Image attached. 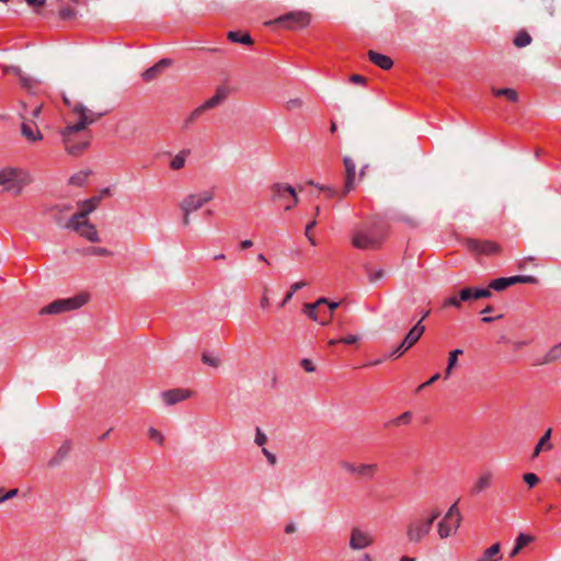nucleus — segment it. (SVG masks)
I'll return each instance as SVG.
<instances>
[{
  "instance_id": "obj_15",
  "label": "nucleus",
  "mask_w": 561,
  "mask_h": 561,
  "mask_svg": "<svg viewBox=\"0 0 561 561\" xmlns=\"http://www.w3.org/2000/svg\"><path fill=\"white\" fill-rule=\"evenodd\" d=\"M343 163L345 167V174H346L344 193H343V195L345 196L347 193H350L354 188L356 164L351 157H344Z\"/></svg>"
},
{
  "instance_id": "obj_38",
  "label": "nucleus",
  "mask_w": 561,
  "mask_h": 561,
  "mask_svg": "<svg viewBox=\"0 0 561 561\" xmlns=\"http://www.w3.org/2000/svg\"><path fill=\"white\" fill-rule=\"evenodd\" d=\"M412 414L411 412H404L400 414L398 417L391 420L388 425L398 426L401 424H409L411 422Z\"/></svg>"
},
{
  "instance_id": "obj_41",
  "label": "nucleus",
  "mask_w": 561,
  "mask_h": 561,
  "mask_svg": "<svg viewBox=\"0 0 561 561\" xmlns=\"http://www.w3.org/2000/svg\"><path fill=\"white\" fill-rule=\"evenodd\" d=\"M148 436L150 439L157 442L159 445H163L164 443V436L154 427H150L148 430Z\"/></svg>"
},
{
  "instance_id": "obj_34",
  "label": "nucleus",
  "mask_w": 561,
  "mask_h": 561,
  "mask_svg": "<svg viewBox=\"0 0 561 561\" xmlns=\"http://www.w3.org/2000/svg\"><path fill=\"white\" fill-rule=\"evenodd\" d=\"M228 38L234 43H241L244 45L253 44L251 36L248 33L241 34L240 32H229Z\"/></svg>"
},
{
  "instance_id": "obj_54",
  "label": "nucleus",
  "mask_w": 561,
  "mask_h": 561,
  "mask_svg": "<svg viewBox=\"0 0 561 561\" xmlns=\"http://www.w3.org/2000/svg\"><path fill=\"white\" fill-rule=\"evenodd\" d=\"M329 306V309H330V316L329 318L325 320V321H322L321 324L325 325L329 323L331 317H332V312L340 306V302H329L327 304Z\"/></svg>"
},
{
  "instance_id": "obj_18",
  "label": "nucleus",
  "mask_w": 561,
  "mask_h": 561,
  "mask_svg": "<svg viewBox=\"0 0 561 561\" xmlns=\"http://www.w3.org/2000/svg\"><path fill=\"white\" fill-rule=\"evenodd\" d=\"M170 65H171V60L163 58L160 61H158L154 66L147 69L142 73V77L146 81H152V80L157 79L159 77V75L163 71V69H165Z\"/></svg>"
},
{
  "instance_id": "obj_56",
  "label": "nucleus",
  "mask_w": 561,
  "mask_h": 561,
  "mask_svg": "<svg viewBox=\"0 0 561 561\" xmlns=\"http://www.w3.org/2000/svg\"><path fill=\"white\" fill-rule=\"evenodd\" d=\"M383 277V271L379 270L369 274L370 282H377Z\"/></svg>"
},
{
  "instance_id": "obj_14",
  "label": "nucleus",
  "mask_w": 561,
  "mask_h": 561,
  "mask_svg": "<svg viewBox=\"0 0 561 561\" xmlns=\"http://www.w3.org/2000/svg\"><path fill=\"white\" fill-rule=\"evenodd\" d=\"M21 118L23 119L22 126H21V133L22 135L28 140V141H38L43 138V135L41 134L39 129L37 128L35 122H32L28 117H25L23 114H21Z\"/></svg>"
},
{
  "instance_id": "obj_4",
  "label": "nucleus",
  "mask_w": 561,
  "mask_h": 561,
  "mask_svg": "<svg viewBox=\"0 0 561 561\" xmlns=\"http://www.w3.org/2000/svg\"><path fill=\"white\" fill-rule=\"evenodd\" d=\"M88 300L89 295L84 293L66 299H57L42 308L39 314H60L67 311L77 310L84 306Z\"/></svg>"
},
{
  "instance_id": "obj_7",
  "label": "nucleus",
  "mask_w": 561,
  "mask_h": 561,
  "mask_svg": "<svg viewBox=\"0 0 561 561\" xmlns=\"http://www.w3.org/2000/svg\"><path fill=\"white\" fill-rule=\"evenodd\" d=\"M463 243L473 254L494 255L501 251L500 244L489 240L468 238L463 240Z\"/></svg>"
},
{
  "instance_id": "obj_42",
  "label": "nucleus",
  "mask_w": 561,
  "mask_h": 561,
  "mask_svg": "<svg viewBox=\"0 0 561 561\" xmlns=\"http://www.w3.org/2000/svg\"><path fill=\"white\" fill-rule=\"evenodd\" d=\"M538 280L531 275L513 276V283L515 284H536Z\"/></svg>"
},
{
  "instance_id": "obj_51",
  "label": "nucleus",
  "mask_w": 561,
  "mask_h": 561,
  "mask_svg": "<svg viewBox=\"0 0 561 561\" xmlns=\"http://www.w3.org/2000/svg\"><path fill=\"white\" fill-rule=\"evenodd\" d=\"M89 253L93 255H110L111 252L105 248H91L89 249Z\"/></svg>"
},
{
  "instance_id": "obj_33",
  "label": "nucleus",
  "mask_w": 561,
  "mask_h": 561,
  "mask_svg": "<svg viewBox=\"0 0 561 561\" xmlns=\"http://www.w3.org/2000/svg\"><path fill=\"white\" fill-rule=\"evenodd\" d=\"M512 285H514L513 276L512 277H502V278H496V279L492 280L489 285V288H492L496 291H502Z\"/></svg>"
},
{
  "instance_id": "obj_36",
  "label": "nucleus",
  "mask_w": 561,
  "mask_h": 561,
  "mask_svg": "<svg viewBox=\"0 0 561 561\" xmlns=\"http://www.w3.org/2000/svg\"><path fill=\"white\" fill-rule=\"evenodd\" d=\"M90 175V171H80L76 174H73L69 179V183L75 186H83Z\"/></svg>"
},
{
  "instance_id": "obj_40",
  "label": "nucleus",
  "mask_w": 561,
  "mask_h": 561,
  "mask_svg": "<svg viewBox=\"0 0 561 561\" xmlns=\"http://www.w3.org/2000/svg\"><path fill=\"white\" fill-rule=\"evenodd\" d=\"M456 366V350L449 352L448 365L444 374V379H448Z\"/></svg>"
},
{
  "instance_id": "obj_28",
  "label": "nucleus",
  "mask_w": 561,
  "mask_h": 561,
  "mask_svg": "<svg viewBox=\"0 0 561 561\" xmlns=\"http://www.w3.org/2000/svg\"><path fill=\"white\" fill-rule=\"evenodd\" d=\"M500 551L501 545L496 542L492 545L490 548H488L478 561H497L499 559H501V556H499Z\"/></svg>"
},
{
  "instance_id": "obj_21",
  "label": "nucleus",
  "mask_w": 561,
  "mask_h": 561,
  "mask_svg": "<svg viewBox=\"0 0 561 561\" xmlns=\"http://www.w3.org/2000/svg\"><path fill=\"white\" fill-rule=\"evenodd\" d=\"M561 359V342L537 359L536 365H546Z\"/></svg>"
},
{
  "instance_id": "obj_12",
  "label": "nucleus",
  "mask_w": 561,
  "mask_h": 561,
  "mask_svg": "<svg viewBox=\"0 0 561 561\" xmlns=\"http://www.w3.org/2000/svg\"><path fill=\"white\" fill-rule=\"evenodd\" d=\"M456 513V502L450 505L445 515L437 523V534L440 539L448 538L453 533L450 519Z\"/></svg>"
},
{
  "instance_id": "obj_48",
  "label": "nucleus",
  "mask_w": 561,
  "mask_h": 561,
  "mask_svg": "<svg viewBox=\"0 0 561 561\" xmlns=\"http://www.w3.org/2000/svg\"><path fill=\"white\" fill-rule=\"evenodd\" d=\"M317 225V220H312L310 221L307 226H306V229H305V234L306 237L308 238V240L310 241V243L312 245H316V240L310 234V230Z\"/></svg>"
},
{
  "instance_id": "obj_3",
  "label": "nucleus",
  "mask_w": 561,
  "mask_h": 561,
  "mask_svg": "<svg viewBox=\"0 0 561 561\" xmlns=\"http://www.w3.org/2000/svg\"><path fill=\"white\" fill-rule=\"evenodd\" d=\"M440 514L438 508H434L428 516H420L412 519L407 525V540L412 545L421 543L431 534L433 523L439 518Z\"/></svg>"
},
{
  "instance_id": "obj_25",
  "label": "nucleus",
  "mask_w": 561,
  "mask_h": 561,
  "mask_svg": "<svg viewBox=\"0 0 561 561\" xmlns=\"http://www.w3.org/2000/svg\"><path fill=\"white\" fill-rule=\"evenodd\" d=\"M377 469L378 467L376 463H359L357 466L356 477L368 480L373 479L375 473L377 472Z\"/></svg>"
},
{
  "instance_id": "obj_46",
  "label": "nucleus",
  "mask_w": 561,
  "mask_h": 561,
  "mask_svg": "<svg viewBox=\"0 0 561 561\" xmlns=\"http://www.w3.org/2000/svg\"><path fill=\"white\" fill-rule=\"evenodd\" d=\"M266 442H267V436L262 432V430L260 427H257L255 431L254 443L257 446H263Z\"/></svg>"
},
{
  "instance_id": "obj_9",
  "label": "nucleus",
  "mask_w": 561,
  "mask_h": 561,
  "mask_svg": "<svg viewBox=\"0 0 561 561\" xmlns=\"http://www.w3.org/2000/svg\"><path fill=\"white\" fill-rule=\"evenodd\" d=\"M374 543V537L366 530L353 527L350 534L348 547L353 551L364 550Z\"/></svg>"
},
{
  "instance_id": "obj_1",
  "label": "nucleus",
  "mask_w": 561,
  "mask_h": 561,
  "mask_svg": "<svg viewBox=\"0 0 561 561\" xmlns=\"http://www.w3.org/2000/svg\"><path fill=\"white\" fill-rule=\"evenodd\" d=\"M102 114H96L82 103H76L71 107L70 117L66 126L60 130L66 151L71 156H79L85 151L91 142L89 126L94 124Z\"/></svg>"
},
{
  "instance_id": "obj_50",
  "label": "nucleus",
  "mask_w": 561,
  "mask_h": 561,
  "mask_svg": "<svg viewBox=\"0 0 561 561\" xmlns=\"http://www.w3.org/2000/svg\"><path fill=\"white\" fill-rule=\"evenodd\" d=\"M262 453L266 457V459H267L270 465H272V466L276 465L277 458H276V456L274 454L268 451L266 448H263Z\"/></svg>"
},
{
  "instance_id": "obj_35",
  "label": "nucleus",
  "mask_w": 561,
  "mask_h": 561,
  "mask_svg": "<svg viewBox=\"0 0 561 561\" xmlns=\"http://www.w3.org/2000/svg\"><path fill=\"white\" fill-rule=\"evenodd\" d=\"M513 43L518 48L526 47L531 43V36L527 32L520 31L515 36Z\"/></svg>"
},
{
  "instance_id": "obj_57",
  "label": "nucleus",
  "mask_w": 561,
  "mask_h": 561,
  "mask_svg": "<svg viewBox=\"0 0 561 561\" xmlns=\"http://www.w3.org/2000/svg\"><path fill=\"white\" fill-rule=\"evenodd\" d=\"M358 335H348L346 337L341 339L340 342L345 344H354L358 341Z\"/></svg>"
},
{
  "instance_id": "obj_6",
  "label": "nucleus",
  "mask_w": 561,
  "mask_h": 561,
  "mask_svg": "<svg viewBox=\"0 0 561 561\" xmlns=\"http://www.w3.org/2000/svg\"><path fill=\"white\" fill-rule=\"evenodd\" d=\"M214 198V194L210 191H203L199 193H193L185 196L180 203L181 211L193 213L201 209L205 204L209 203Z\"/></svg>"
},
{
  "instance_id": "obj_32",
  "label": "nucleus",
  "mask_w": 561,
  "mask_h": 561,
  "mask_svg": "<svg viewBox=\"0 0 561 561\" xmlns=\"http://www.w3.org/2000/svg\"><path fill=\"white\" fill-rule=\"evenodd\" d=\"M492 93L495 96H505L511 102H517L518 101V93L516 90L511 88H503V89H492Z\"/></svg>"
},
{
  "instance_id": "obj_55",
  "label": "nucleus",
  "mask_w": 561,
  "mask_h": 561,
  "mask_svg": "<svg viewBox=\"0 0 561 561\" xmlns=\"http://www.w3.org/2000/svg\"><path fill=\"white\" fill-rule=\"evenodd\" d=\"M284 531L288 535H291L297 531V526L294 522H289L286 524Z\"/></svg>"
},
{
  "instance_id": "obj_29",
  "label": "nucleus",
  "mask_w": 561,
  "mask_h": 561,
  "mask_svg": "<svg viewBox=\"0 0 561 561\" xmlns=\"http://www.w3.org/2000/svg\"><path fill=\"white\" fill-rule=\"evenodd\" d=\"M305 105H306L305 100L301 96H293V98H289L284 103V108L287 112H296V111L302 110L305 107Z\"/></svg>"
},
{
  "instance_id": "obj_19",
  "label": "nucleus",
  "mask_w": 561,
  "mask_h": 561,
  "mask_svg": "<svg viewBox=\"0 0 561 561\" xmlns=\"http://www.w3.org/2000/svg\"><path fill=\"white\" fill-rule=\"evenodd\" d=\"M228 93H229V91L227 88L218 87L216 89L215 95L202 104L203 108L205 111H207V110H211V108L218 106L224 100H226V98L228 96Z\"/></svg>"
},
{
  "instance_id": "obj_31",
  "label": "nucleus",
  "mask_w": 561,
  "mask_h": 561,
  "mask_svg": "<svg viewBox=\"0 0 561 561\" xmlns=\"http://www.w3.org/2000/svg\"><path fill=\"white\" fill-rule=\"evenodd\" d=\"M190 154V150H182L176 156L173 157V159L170 162V168L172 170H181L184 168L186 158Z\"/></svg>"
},
{
  "instance_id": "obj_30",
  "label": "nucleus",
  "mask_w": 561,
  "mask_h": 561,
  "mask_svg": "<svg viewBox=\"0 0 561 561\" xmlns=\"http://www.w3.org/2000/svg\"><path fill=\"white\" fill-rule=\"evenodd\" d=\"M324 304H328V299H325V298H319V299H318L316 302H313V304H306V305L304 306V308H305V312L307 313V316H308L310 319H312V320L317 321V320H318V316H317L316 310H317L320 306H322V305H324Z\"/></svg>"
},
{
  "instance_id": "obj_60",
  "label": "nucleus",
  "mask_w": 561,
  "mask_h": 561,
  "mask_svg": "<svg viewBox=\"0 0 561 561\" xmlns=\"http://www.w3.org/2000/svg\"><path fill=\"white\" fill-rule=\"evenodd\" d=\"M408 350L401 348V344L390 354V357L398 358Z\"/></svg>"
},
{
  "instance_id": "obj_43",
  "label": "nucleus",
  "mask_w": 561,
  "mask_h": 561,
  "mask_svg": "<svg viewBox=\"0 0 561 561\" xmlns=\"http://www.w3.org/2000/svg\"><path fill=\"white\" fill-rule=\"evenodd\" d=\"M202 360H203L204 364L209 365V366L215 367V368H217V367H219L221 365V362H220L219 358L210 356V355H208L206 353H204L202 355Z\"/></svg>"
},
{
  "instance_id": "obj_11",
  "label": "nucleus",
  "mask_w": 561,
  "mask_h": 561,
  "mask_svg": "<svg viewBox=\"0 0 561 561\" xmlns=\"http://www.w3.org/2000/svg\"><path fill=\"white\" fill-rule=\"evenodd\" d=\"M193 396V391L183 388L167 390L161 393V398L167 405H174Z\"/></svg>"
},
{
  "instance_id": "obj_2",
  "label": "nucleus",
  "mask_w": 561,
  "mask_h": 561,
  "mask_svg": "<svg viewBox=\"0 0 561 561\" xmlns=\"http://www.w3.org/2000/svg\"><path fill=\"white\" fill-rule=\"evenodd\" d=\"M32 182L31 173L23 168L4 167L0 169V186L4 192L20 195L24 187Z\"/></svg>"
},
{
  "instance_id": "obj_62",
  "label": "nucleus",
  "mask_w": 561,
  "mask_h": 561,
  "mask_svg": "<svg viewBox=\"0 0 561 561\" xmlns=\"http://www.w3.org/2000/svg\"><path fill=\"white\" fill-rule=\"evenodd\" d=\"M528 344L527 341H515L512 343L514 350H520L522 347L526 346Z\"/></svg>"
},
{
  "instance_id": "obj_10",
  "label": "nucleus",
  "mask_w": 561,
  "mask_h": 561,
  "mask_svg": "<svg viewBox=\"0 0 561 561\" xmlns=\"http://www.w3.org/2000/svg\"><path fill=\"white\" fill-rule=\"evenodd\" d=\"M271 190L273 193V197L276 199L283 201V199H285V195L290 196L291 203L285 206L286 210L291 209L294 206H296L299 203V198L296 194V190L288 184L276 183L272 186Z\"/></svg>"
},
{
  "instance_id": "obj_8",
  "label": "nucleus",
  "mask_w": 561,
  "mask_h": 561,
  "mask_svg": "<svg viewBox=\"0 0 561 561\" xmlns=\"http://www.w3.org/2000/svg\"><path fill=\"white\" fill-rule=\"evenodd\" d=\"M288 22L286 25L287 28L294 30L295 25L299 27H305L310 23V14L305 11H291L288 12L279 18H277L274 21L266 22V25L273 24V23H285Z\"/></svg>"
},
{
  "instance_id": "obj_59",
  "label": "nucleus",
  "mask_w": 561,
  "mask_h": 561,
  "mask_svg": "<svg viewBox=\"0 0 561 561\" xmlns=\"http://www.w3.org/2000/svg\"><path fill=\"white\" fill-rule=\"evenodd\" d=\"M46 0H26L27 4L34 8H41L45 4Z\"/></svg>"
},
{
  "instance_id": "obj_52",
  "label": "nucleus",
  "mask_w": 561,
  "mask_h": 561,
  "mask_svg": "<svg viewBox=\"0 0 561 561\" xmlns=\"http://www.w3.org/2000/svg\"><path fill=\"white\" fill-rule=\"evenodd\" d=\"M491 296V291L490 289H476L474 290V299H480V298H486V297H490Z\"/></svg>"
},
{
  "instance_id": "obj_45",
  "label": "nucleus",
  "mask_w": 561,
  "mask_h": 561,
  "mask_svg": "<svg viewBox=\"0 0 561 561\" xmlns=\"http://www.w3.org/2000/svg\"><path fill=\"white\" fill-rule=\"evenodd\" d=\"M474 288H465L459 293V298L462 301L474 299Z\"/></svg>"
},
{
  "instance_id": "obj_17",
  "label": "nucleus",
  "mask_w": 561,
  "mask_h": 561,
  "mask_svg": "<svg viewBox=\"0 0 561 561\" xmlns=\"http://www.w3.org/2000/svg\"><path fill=\"white\" fill-rule=\"evenodd\" d=\"M424 325L421 324V321H419L405 335L403 341L401 342V348L403 350H410L422 336L424 333Z\"/></svg>"
},
{
  "instance_id": "obj_37",
  "label": "nucleus",
  "mask_w": 561,
  "mask_h": 561,
  "mask_svg": "<svg viewBox=\"0 0 561 561\" xmlns=\"http://www.w3.org/2000/svg\"><path fill=\"white\" fill-rule=\"evenodd\" d=\"M205 112L202 105L196 107L184 121L183 129H188L190 126Z\"/></svg>"
},
{
  "instance_id": "obj_53",
  "label": "nucleus",
  "mask_w": 561,
  "mask_h": 561,
  "mask_svg": "<svg viewBox=\"0 0 561 561\" xmlns=\"http://www.w3.org/2000/svg\"><path fill=\"white\" fill-rule=\"evenodd\" d=\"M350 80L355 84H366L367 82V79L360 75H352Z\"/></svg>"
},
{
  "instance_id": "obj_47",
  "label": "nucleus",
  "mask_w": 561,
  "mask_h": 561,
  "mask_svg": "<svg viewBox=\"0 0 561 561\" xmlns=\"http://www.w3.org/2000/svg\"><path fill=\"white\" fill-rule=\"evenodd\" d=\"M523 479L530 488L535 486L539 481L535 473H525Z\"/></svg>"
},
{
  "instance_id": "obj_5",
  "label": "nucleus",
  "mask_w": 561,
  "mask_h": 561,
  "mask_svg": "<svg viewBox=\"0 0 561 561\" xmlns=\"http://www.w3.org/2000/svg\"><path fill=\"white\" fill-rule=\"evenodd\" d=\"M66 229H71L79 233L81 237L85 238L91 242H99L100 237L95 226L90 222L88 217H80L79 213H76L71 216L69 221L65 224Z\"/></svg>"
},
{
  "instance_id": "obj_13",
  "label": "nucleus",
  "mask_w": 561,
  "mask_h": 561,
  "mask_svg": "<svg viewBox=\"0 0 561 561\" xmlns=\"http://www.w3.org/2000/svg\"><path fill=\"white\" fill-rule=\"evenodd\" d=\"M108 193H110V190L108 188H104L101 192L100 196H93V197H91L89 199L79 202L78 203L79 216L80 217H88L91 213H93L96 209V207L100 204V202L102 201L103 196L108 194Z\"/></svg>"
},
{
  "instance_id": "obj_24",
  "label": "nucleus",
  "mask_w": 561,
  "mask_h": 561,
  "mask_svg": "<svg viewBox=\"0 0 561 561\" xmlns=\"http://www.w3.org/2000/svg\"><path fill=\"white\" fill-rule=\"evenodd\" d=\"M3 71H4L5 73H12V75L18 76V77L20 78L21 84H22L24 88H26V89H31V88H32V85H33V83H34V80H33V79H31V78H28V77H26V76H24V75L22 73V70H21L19 67H16V66H12V65H10V66H5V67L3 68Z\"/></svg>"
},
{
  "instance_id": "obj_26",
  "label": "nucleus",
  "mask_w": 561,
  "mask_h": 561,
  "mask_svg": "<svg viewBox=\"0 0 561 561\" xmlns=\"http://www.w3.org/2000/svg\"><path fill=\"white\" fill-rule=\"evenodd\" d=\"M533 541H534L533 536L527 535V534H519L516 538L515 547L511 551L510 557L511 558L516 557L524 547H526L527 545H529Z\"/></svg>"
},
{
  "instance_id": "obj_16",
  "label": "nucleus",
  "mask_w": 561,
  "mask_h": 561,
  "mask_svg": "<svg viewBox=\"0 0 561 561\" xmlns=\"http://www.w3.org/2000/svg\"><path fill=\"white\" fill-rule=\"evenodd\" d=\"M352 243L357 249L368 250L377 248L379 241L364 232H356L353 236Z\"/></svg>"
},
{
  "instance_id": "obj_20",
  "label": "nucleus",
  "mask_w": 561,
  "mask_h": 561,
  "mask_svg": "<svg viewBox=\"0 0 561 561\" xmlns=\"http://www.w3.org/2000/svg\"><path fill=\"white\" fill-rule=\"evenodd\" d=\"M368 57H369V60L374 65L378 66L379 68H381L383 70H389L393 66V61L390 57L382 55L380 53H377L375 50H369Z\"/></svg>"
},
{
  "instance_id": "obj_63",
  "label": "nucleus",
  "mask_w": 561,
  "mask_h": 561,
  "mask_svg": "<svg viewBox=\"0 0 561 561\" xmlns=\"http://www.w3.org/2000/svg\"><path fill=\"white\" fill-rule=\"evenodd\" d=\"M307 285L306 282L304 280H300V282H296L291 285V289L298 291L299 289L304 288L305 286Z\"/></svg>"
},
{
  "instance_id": "obj_23",
  "label": "nucleus",
  "mask_w": 561,
  "mask_h": 561,
  "mask_svg": "<svg viewBox=\"0 0 561 561\" xmlns=\"http://www.w3.org/2000/svg\"><path fill=\"white\" fill-rule=\"evenodd\" d=\"M71 450L70 442H64L62 445L58 448L56 455L49 460V466L55 467L58 466Z\"/></svg>"
},
{
  "instance_id": "obj_49",
  "label": "nucleus",
  "mask_w": 561,
  "mask_h": 561,
  "mask_svg": "<svg viewBox=\"0 0 561 561\" xmlns=\"http://www.w3.org/2000/svg\"><path fill=\"white\" fill-rule=\"evenodd\" d=\"M301 366L307 373H313L316 370V366L313 365V363L307 358L301 360Z\"/></svg>"
},
{
  "instance_id": "obj_58",
  "label": "nucleus",
  "mask_w": 561,
  "mask_h": 561,
  "mask_svg": "<svg viewBox=\"0 0 561 561\" xmlns=\"http://www.w3.org/2000/svg\"><path fill=\"white\" fill-rule=\"evenodd\" d=\"M442 375L439 373L433 375L427 381L423 383V386H432L434 382H436L438 379H440Z\"/></svg>"
},
{
  "instance_id": "obj_44",
  "label": "nucleus",
  "mask_w": 561,
  "mask_h": 561,
  "mask_svg": "<svg viewBox=\"0 0 561 561\" xmlns=\"http://www.w3.org/2000/svg\"><path fill=\"white\" fill-rule=\"evenodd\" d=\"M18 493H19L18 489H12L9 491H4L3 489H0V504L8 500L13 499L14 496L18 495Z\"/></svg>"
},
{
  "instance_id": "obj_64",
  "label": "nucleus",
  "mask_w": 561,
  "mask_h": 561,
  "mask_svg": "<svg viewBox=\"0 0 561 561\" xmlns=\"http://www.w3.org/2000/svg\"><path fill=\"white\" fill-rule=\"evenodd\" d=\"M182 214H183V218H182L183 225L186 226V227L190 226V224H191V218H190L191 213L182 211Z\"/></svg>"
},
{
  "instance_id": "obj_22",
  "label": "nucleus",
  "mask_w": 561,
  "mask_h": 561,
  "mask_svg": "<svg viewBox=\"0 0 561 561\" xmlns=\"http://www.w3.org/2000/svg\"><path fill=\"white\" fill-rule=\"evenodd\" d=\"M492 473L486 471V472H483L478 479L477 481L474 482L472 489H471V493L473 495L476 494H479L481 493L482 491L486 490L490 485H491V482H492Z\"/></svg>"
},
{
  "instance_id": "obj_61",
  "label": "nucleus",
  "mask_w": 561,
  "mask_h": 561,
  "mask_svg": "<svg viewBox=\"0 0 561 561\" xmlns=\"http://www.w3.org/2000/svg\"><path fill=\"white\" fill-rule=\"evenodd\" d=\"M41 112H42V105L36 106V107L32 111L30 119H32V122H34V119H35V118H37V117L39 116Z\"/></svg>"
},
{
  "instance_id": "obj_39",
  "label": "nucleus",
  "mask_w": 561,
  "mask_h": 561,
  "mask_svg": "<svg viewBox=\"0 0 561 561\" xmlns=\"http://www.w3.org/2000/svg\"><path fill=\"white\" fill-rule=\"evenodd\" d=\"M357 466L358 465H356L354 462H351L348 460L340 461L341 469L344 470L346 473L355 476V477H356V473H357Z\"/></svg>"
},
{
  "instance_id": "obj_27",
  "label": "nucleus",
  "mask_w": 561,
  "mask_h": 561,
  "mask_svg": "<svg viewBox=\"0 0 561 561\" xmlns=\"http://www.w3.org/2000/svg\"><path fill=\"white\" fill-rule=\"evenodd\" d=\"M551 433H552V430L549 428L547 430V432L541 436V438L539 439V442L537 443L535 449H534V453H533V458L537 457L541 450L543 448L546 449H551L552 448V444L550 443V438H551Z\"/></svg>"
}]
</instances>
